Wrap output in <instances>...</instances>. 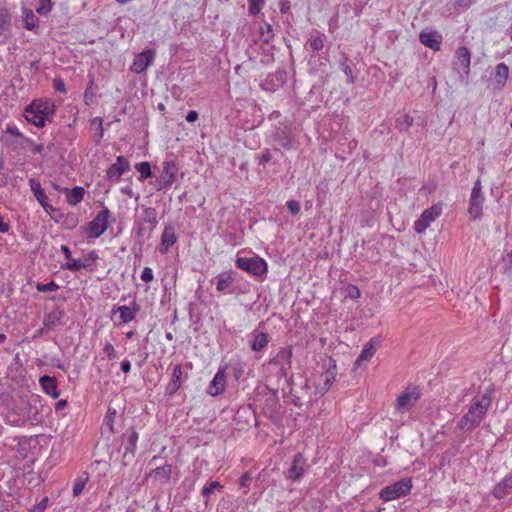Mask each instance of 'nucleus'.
I'll return each instance as SVG.
<instances>
[{
	"instance_id": "nucleus-59",
	"label": "nucleus",
	"mask_w": 512,
	"mask_h": 512,
	"mask_svg": "<svg viewBox=\"0 0 512 512\" xmlns=\"http://www.w3.org/2000/svg\"><path fill=\"white\" fill-rule=\"evenodd\" d=\"M53 87L55 91L59 93H66V85L63 79L61 78H55L53 80Z\"/></svg>"
},
{
	"instance_id": "nucleus-55",
	"label": "nucleus",
	"mask_w": 512,
	"mask_h": 512,
	"mask_svg": "<svg viewBox=\"0 0 512 512\" xmlns=\"http://www.w3.org/2000/svg\"><path fill=\"white\" fill-rule=\"evenodd\" d=\"M182 376H183L182 366L176 365L173 369V373H172V377H171L170 381L177 383L181 386Z\"/></svg>"
},
{
	"instance_id": "nucleus-30",
	"label": "nucleus",
	"mask_w": 512,
	"mask_h": 512,
	"mask_svg": "<svg viewBox=\"0 0 512 512\" xmlns=\"http://www.w3.org/2000/svg\"><path fill=\"white\" fill-rule=\"evenodd\" d=\"M84 195H85V189L80 186H75L72 189L67 190V194H66L67 202L70 205L75 206L83 200Z\"/></svg>"
},
{
	"instance_id": "nucleus-54",
	"label": "nucleus",
	"mask_w": 512,
	"mask_h": 512,
	"mask_svg": "<svg viewBox=\"0 0 512 512\" xmlns=\"http://www.w3.org/2000/svg\"><path fill=\"white\" fill-rule=\"evenodd\" d=\"M430 223L428 221L423 220V217L420 216L419 219H417L414 223V230L418 234H422L425 232V230L429 227Z\"/></svg>"
},
{
	"instance_id": "nucleus-23",
	"label": "nucleus",
	"mask_w": 512,
	"mask_h": 512,
	"mask_svg": "<svg viewBox=\"0 0 512 512\" xmlns=\"http://www.w3.org/2000/svg\"><path fill=\"white\" fill-rule=\"evenodd\" d=\"M177 235L172 226H166L161 236V243L159 245V252L166 254L169 248L177 242Z\"/></svg>"
},
{
	"instance_id": "nucleus-6",
	"label": "nucleus",
	"mask_w": 512,
	"mask_h": 512,
	"mask_svg": "<svg viewBox=\"0 0 512 512\" xmlns=\"http://www.w3.org/2000/svg\"><path fill=\"white\" fill-rule=\"evenodd\" d=\"M138 433L134 427L128 428L121 436V445L124 447L122 465L127 466L135 457Z\"/></svg>"
},
{
	"instance_id": "nucleus-16",
	"label": "nucleus",
	"mask_w": 512,
	"mask_h": 512,
	"mask_svg": "<svg viewBox=\"0 0 512 512\" xmlns=\"http://www.w3.org/2000/svg\"><path fill=\"white\" fill-rule=\"evenodd\" d=\"M35 111L46 120L51 121L52 116L54 115V105L48 101L34 100L28 106H26V112L32 113Z\"/></svg>"
},
{
	"instance_id": "nucleus-45",
	"label": "nucleus",
	"mask_w": 512,
	"mask_h": 512,
	"mask_svg": "<svg viewBox=\"0 0 512 512\" xmlns=\"http://www.w3.org/2000/svg\"><path fill=\"white\" fill-rule=\"evenodd\" d=\"M24 24L27 30H34L39 26V21L32 10L24 12Z\"/></svg>"
},
{
	"instance_id": "nucleus-35",
	"label": "nucleus",
	"mask_w": 512,
	"mask_h": 512,
	"mask_svg": "<svg viewBox=\"0 0 512 512\" xmlns=\"http://www.w3.org/2000/svg\"><path fill=\"white\" fill-rule=\"evenodd\" d=\"M274 140L279 144L281 148L286 150L293 148V140L284 130L276 132L274 135Z\"/></svg>"
},
{
	"instance_id": "nucleus-2",
	"label": "nucleus",
	"mask_w": 512,
	"mask_h": 512,
	"mask_svg": "<svg viewBox=\"0 0 512 512\" xmlns=\"http://www.w3.org/2000/svg\"><path fill=\"white\" fill-rule=\"evenodd\" d=\"M299 382H295L293 377L287 379L289 386V394L291 395L292 403L297 407H302L306 402H311L310 390L311 387L308 380L302 376L298 377Z\"/></svg>"
},
{
	"instance_id": "nucleus-49",
	"label": "nucleus",
	"mask_w": 512,
	"mask_h": 512,
	"mask_svg": "<svg viewBox=\"0 0 512 512\" xmlns=\"http://www.w3.org/2000/svg\"><path fill=\"white\" fill-rule=\"evenodd\" d=\"M337 366H336V360L332 357L328 358V364L326 367L325 372L323 373V376H328L331 378H335L337 374Z\"/></svg>"
},
{
	"instance_id": "nucleus-8",
	"label": "nucleus",
	"mask_w": 512,
	"mask_h": 512,
	"mask_svg": "<svg viewBox=\"0 0 512 512\" xmlns=\"http://www.w3.org/2000/svg\"><path fill=\"white\" fill-rule=\"evenodd\" d=\"M261 412L273 422L280 419V404L276 392H268L260 399Z\"/></svg>"
},
{
	"instance_id": "nucleus-5",
	"label": "nucleus",
	"mask_w": 512,
	"mask_h": 512,
	"mask_svg": "<svg viewBox=\"0 0 512 512\" xmlns=\"http://www.w3.org/2000/svg\"><path fill=\"white\" fill-rule=\"evenodd\" d=\"M111 217V212L108 208H104L97 213L95 218L88 222L83 229L88 234L89 238H98L107 230L109 226V218Z\"/></svg>"
},
{
	"instance_id": "nucleus-25",
	"label": "nucleus",
	"mask_w": 512,
	"mask_h": 512,
	"mask_svg": "<svg viewBox=\"0 0 512 512\" xmlns=\"http://www.w3.org/2000/svg\"><path fill=\"white\" fill-rule=\"evenodd\" d=\"M39 383L41 385L42 390L53 399H57L60 396V391L58 390L57 381L54 377L44 375L39 379Z\"/></svg>"
},
{
	"instance_id": "nucleus-51",
	"label": "nucleus",
	"mask_w": 512,
	"mask_h": 512,
	"mask_svg": "<svg viewBox=\"0 0 512 512\" xmlns=\"http://www.w3.org/2000/svg\"><path fill=\"white\" fill-rule=\"evenodd\" d=\"M88 481V476H86L85 478H79L75 483H74V486H73V495L75 497L79 496L84 488H85V485Z\"/></svg>"
},
{
	"instance_id": "nucleus-7",
	"label": "nucleus",
	"mask_w": 512,
	"mask_h": 512,
	"mask_svg": "<svg viewBox=\"0 0 512 512\" xmlns=\"http://www.w3.org/2000/svg\"><path fill=\"white\" fill-rule=\"evenodd\" d=\"M484 199L481 180L477 179L474 183L469 199L468 213L472 220H478L482 217Z\"/></svg>"
},
{
	"instance_id": "nucleus-47",
	"label": "nucleus",
	"mask_w": 512,
	"mask_h": 512,
	"mask_svg": "<svg viewBox=\"0 0 512 512\" xmlns=\"http://www.w3.org/2000/svg\"><path fill=\"white\" fill-rule=\"evenodd\" d=\"M59 289V285L55 282V281H50L49 283H38L36 285V290L38 292H54V291H57Z\"/></svg>"
},
{
	"instance_id": "nucleus-33",
	"label": "nucleus",
	"mask_w": 512,
	"mask_h": 512,
	"mask_svg": "<svg viewBox=\"0 0 512 512\" xmlns=\"http://www.w3.org/2000/svg\"><path fill=\"white\" fill-rule=\"evenodd\" d=\"M135 226V244H137L139 246V250H141L145 240L150 237L152 231L150 230V232L146 235V229L143 222L138 220L135 222Z\"/></svg>"
},
{
	"instance_id": "nucleus-41",
	"label": "nucleus",
	"mask_w": 512,
	"mask_h": 512,
	"mask_svg": "<svg viewBox=\"0 0 512 512\" xmlns=\"http://www.w3.org/2000/svg\"><path fill=\"white\" fill-rule=\"evenodd\" d=\"M414 123L413 117L408 114L401 115L395 121V127L400 131H408Z\"/></svg>"
},
{
	"instance_id": "nucleus-20",
	"label": "nucleus",
	"mask_w": 512,
	"mask_h": 512,
	"mask_svg": "<svg viewBox=\"0 0 512 512\" xmlns=\"http://www.w3.org/2000/svg\"><path fill=\"white\" fill-rule=\"evenodd\" d=\"M236 272L233 270L220 273L216 279V290L220 293H232V286L235 281Z\"/></svg>"
},
{
	"instance_id": "nucleus-48",
	"label": "nucleus",
	"mask_w": 512,
	"mask_h": 512,
	"mask_svg": "<svg viewBox=\"0 0 512 512\" xmlns=\"http://www.w3.org/2000/svg\"><path fill=\"white\" fill-rule=\"evenodd\" d=\"M340 66L343 70V72L345 73V75L347 76V82L352 84L354 83V76H353V73H352V69L350 67V65L348 64V57H343L342 61L340 62Z\"/></svg>"
},
{
	"instance_id": "nucleus-50",
	"label": "nucleus",
	"mask_w": 512,
	"mask_h": 512,
	"mask_svg": "<svg viewBox=\"0 0 512 512\" xmlns=\"http://www.w3.org/2000/svg\"><path fill=\"white\" fill-rule=\"evenodd\" d=\"M116 416V410L112 408H108L107 414L104 418V425L109 428L111 432H114V419Z\"/></svg>"
},
{
	"instance_id": "nucleus-14",
	"label": "nucleus",
	"mask_w": 512,
	"mask_h": 512,
	"mask_svg": "<svg viewBox=\"0 0 512 512\" xmlns=\"http://www.w3.org/2000/svg\"><path fill=\"white\" fill-rule=\"evenodd\" d=\"M226 366L219 367L212 381L210 382L207 393L211 396H217L224 392L226 387Z\"/></svg>"
},
{
	"instance_id": "nucleus-15",
	"label": "nucleus",
	"mask_w": 512,
	"mask_h": 512,
	"mask_svg": "<svg viewBox=\"0 0 512 512\" xmlns=\"http://www.w3.org/2000/svg\"><path fill=\"white\" fill-rule=\"evenodd\" d=\"M306 459L301 453H297L294 456V459L292 461V464L287 472V478L292 481L299 480L307 468Z\"/></svg>"
},
{
	"instance_id": "nucleus-64",
	"label": "nucleus",
	"mask_w": 512,
	"mask_h": 512,
	"mask_svg": "<svg viewBox=\"0 0 512 512\" xmlns=\"http://www.w3.org/2000/svg\"><path fill=\"white\" fill-rule=\"evenodd\" d=\"M6 133L24 140L26 138L17 128L16 125H8L5 130Z\"/></svg>"
},
{
	"instance_id": "nucleus-10",
	"label": "nucleus",
	"mask_w": 512,
	"mask_h": 512,
	"mask_svg": "<svg viewBox=\"0 0 512 512\" xmlns=\"http://www.w3.org/2000/svg\"><path fill=\"white\" fill-rule=\"evenodd\" d=\"M40 402L39 396H32L30 398H21L22 409L26 415L27 420L32 424H37L42 421V417L38 411L37 404Z\"/></svg>"
},
{
	"instance_id": "nucleus-39",
	"label": "nucleus",
	"mask_w": 512,
	"mask_h": 512,
	"mask_svg": "<svg viewBox=\"0 0 512 512\" xmlns=\"http://www.w3.org/2000/svg\"><path fill=\"white\" fill-rule=\"evenodd\" d=\"M90 125L92 128H95V131H97L93 140L96 144H99L104 135L103 119L101 117H95L90 121Z\"/></svg>"
},
{
	"instance_id": "nucleus-60",
	"label": "nucleus",
	"mask_w": 512,
	"mask_h": 512,
	"mask_svg": "<svg viewBox=\"0 0 512 512\" xmlns=\"http://www.w3.org/2000/svg\"><path fill=\"white\" fill-rule=\"evenodd\" d=\"M103 352L108 356L110 359L117 358V353L114 349V346L107 342L103 347Z\"/></svg>"
},
{
	"instance_id": "nucleus-21",
	"label": "nucleus",
	"mask_w": 512,
	"mask_h": 512,
	"mask_svg": "<svg viewBox=\"0 0 512 512\" xmlns=\"http://www.w3.org/2000/svg\"><path fill=\"white\" fill-rule=\"evenodd\" d=\"M419 40L424 46L434 51H439L442 43V35L435 30L429 32L422 31L419 35Z\"/></svg>"
},
{
	"instance_id": "nucleus-11",
	"label": "nucleus",
	"mask_w": 512,
	"mask_h": 512,
	"mask_svg": "<svg viewBox=\"0 0 512 512\" xmlns=\"http://www.w3.org/2000/svg\"><path fill=\"white\" fill-rule=\"evenodd\" d=\"M140 309V305L136 301H132L130 306L122 305L113 308L111 318L113 319L114 315L119 313V322H115V324L122 325L134 320Z\"/></svg>"
},
{
	"instance_id": "nucleus-4",
	"label": "nucleus",
	"mask_w": 512,
	"mask_h": 512,
	"mask_svg": "<svg viewBox=\"0 0 512 512\" xmlns=\"http://www.w3.org/2000/svg\"><path fill=\"white\" fill-rule=\"evenodd\" d=\"M236 266L256 277H262L268 272L267 262L257 255L253 257H237Z\"/></svg>"
},
{
	"instance_id": "nucleus-34",
	"label": "nucleus",
	"mask_w": 512,
	"mask_h": 512,
	"mask_svg": "<svg viewBox=\"0 0 512 512\" xmlns=\"http://www.w3.org/2000/svg\"><path fill=\"white\" fill-rule=\"evenodd\" d=\"M223 489L222 484L219 481H212L208 485H205L201 490V495L205 498L204 504L207 506L210 496L216 491Z\"/></svg>"
},
{
	"instance_id": "nucleus-9",
	"label": "nucleus",
	"mask_w": 512,
	"mask_h": 512,
	"mask_svg": "<svg viewBox=\"0 0 512 512\" xmlns=\"http://www.w3.org/2000/svg\"><path fill=\"white\" fill-rule=\"evenodd\" d=\"M156 56L154 49H146L138 53L130 67V70L135 74H141L147 70V68L153 64Z\"/></svg>"
},
{
	"instance_id": "nucleus-52",
	"label": "nucleus",
	"mask_w": 512,
	"mask_h": 512,
	"mask_svg": "<svg viewBox=\"0 0 512 512\" xmlns=\"http://www.w3.org/2000/svg\"><path fill=\"white\" fill-rule=\"evenodd\" d=\"M345 297L350 299H358L361 296L359 288L355 285L349 284L345 289Z\"/></svg>"
},
{
	"instance_id": "nucleus-63",
	"label": "nucleus",
	"mask_w": 512,
	"mask_h": 512,
	"mask_svg": "<svg viewBox=\"0 0 512 512\" xmlns=\"http://www.w3.org/2000/svg\"><path fill=\"white\" fill-rule=\"evenodd\" d=\"M263 4L260 2H249V14L252 16L258 15Z\"/></svg>"
},
{
	"instance_id": "nucleus-28",
	"label": "nucleus",
	"mask_w": 512,
	"mask_h": 512,
	"mask_svg": "<svg viewBox=\"0 0 512 512\" xmlns=\"http://www.w3.org/2000/svg\"><path fill=\"white\" fill-rule=\"evenodd\" d=\"M291 358H292L291 347H282L277 352L276 356L270 360L269 363L271 365L279 367V366L291 363Z\"/></svg>"
},
{
	"instance_id": "nucleus-46",
	"label": "nucleus",
	"mask_w": 512,
	"mask_h": 512,
	"mask_svg": "<svg viewBox=\"0 0 512 512\" xmlns=\"http://www.w3.org/2000/svg\"><path fill=\"white\" fill-rule=\"evenodd\" d=\"M79 223L78 216L75 213H68L64 216L62 225L66 230H73Z\"/></svg>"
},
{
	"instance_id": "nucleus-24",
	"label": "nucleus",
	"mask_w": 512,
	"mask_h": 512,
	"mask_svg": "<svg viewBox=\"0 0 512 512\" xmlns=\"http://www.w3.org/2000/svg\"><path fill=\"white\" fill-rule=\"evenodd\" d=\"M512 492V473L507 474L493 489L492 495L496 499H503Z\"/></svg>"
},
{
	"instance_id": "nucleus-1",
	"label": "nucleus",
	"mask_w": 512,
	"mask_h": 512,
	"mask_svg": "<svg viewBox=\"0 0 512 512\" xmlns=\"http://www.w3.org/2000/svg\"><path fill=\"white\" fill-rule=\"evenodd\" d=\"M494 391V385H489L482 393L472 398L468 411L461 417L458 423V427L461 430L471 432L479 427L491 407Z\"/></svg>"
},
{
	"instance_id": "nucleus-44",
	"label": "nucleus",
	"mask_w": 512,
	"mask_h": 512,
	"mask_svg": "<svg viewBox=\"0 0 512 512\" xmlns=\"http://www.w3.org/2000/svg\"><path fill=\"white\" fill-rule=\"evenodd\" d=\"M23 115L29 123L35 125L36 127L42 128L45 126L46 119L44 117H42L41 115H39L38 113H36L35 111H33L30 114V113L26 112V108H25Z\"/></svg>"
},
{
	"instance_id": "nucleus-22",
	"label": "nucleus",
	"mask_w": 512,
	"mask_h": 512,
	"mask_svg": "<svg viewBox=\"0 0 512 512\" xmlns=\"http://www.w3.org/2000/svg\"><path fill=\"white\" fill-rule=\"evenodd\" d=\"M29 185L35 198L46 212L55 211V208L47 203V195L40 182L34 178L29 179Z\"/></svg>"
},
{
	"instance_id": "nucleus-57",
	"label": "nucleus",
	"mask_w": 512,
	"mask_h": 512,
	"mask_svg": "<svg viewBox=\"0 0 512 512\" xmlns=\"http://www.w3.org/2000/svg\"><path fill=\"white\" fill-rule=\"evenodd\" d=\"M286 207L292 215H297L300 212V203L296 200H288L286 202Z\"/></svg>"
},
{
	"instance_id": "nucleus-27",
	"label": "nucleus",
	"mask_w": 512,
	"mask_h": 512,
	"mask_svg": "<svg viewBox=\"0 0 512 512\" xmlns=\"http://www.w3.org/2000/svg\"><path fill=\"white\" fill-rule=\"evenodd\" d=\"M251 337V350L254 352L263 351L269 343V335L265 332L254 330Z\"/></svg>"
},
{
	"instance_id": "nucleus-43",
	"label": "nucleus",
	"mask_w": 512,
	"mask_h": 512,
	"mask_svg": "<svg viewBox=\"0 0 512 512\" xmlns=\"http://www.w3.org/2000/svg\"><path fill=\"white\" fill-rule=\"evenodd\" d=\"M260 40L268 44L274 37L273 27L269 23H263L259 28Z\"/></svg>"
},
{
	"instance_id": "nucleus-17",
	"label": "nucleus",
	"mask_w": 512,
	"mask_h": 512,
	"mask_svg": "<svg viewBox=\"0 0 512 512\" xmlns=\"http://www.w3.org/2000/svg\"><path fill=\"white\" fill-rule=\"evenodd\" d=\"M380 344L379 338L370 339L363 347L360 355L356 359L354 363V369H358L362 367V363L369 361L376 352L377 346Z\"/></svg>"
},
{
	"instance_id": "nucleus-37",
	"label": "nucleus",
	"mask_w": 512,
	"mask_h": 512,
	"mask_svg": "<svg viewBox=\"0 0 512 512\" xmlns=\"http://www.w3.org/2000/svg\"><path fill=\"white\" fill-rule=\"evenodd\" d=\"M135 169L139 172V180L144 181L148 178H153L155 175L152 172L151 165L147 161L139 162L135 165Z\"/></svg>"
},
{
	"instance_id": "nucleus-56",
	"label": "nucleus",
	"mask_w": 512,
	"mask_h": 512,
	"mask_svg": "<svg viewBox=\"0 0 512 512\" xmlns=\"http://www.w3.org/2000/svg\"><path fill=\"white\" fill-rule=\"evenodd\" d=\"M24 141L26 142L27 146L31 147L33 154H42L44 150L43 144H35L32 139L30 138H24Z\"/></svg>"
},
{
	"instance_id": "nucleus-13",
	"label": "nucleus",
	"mask_w": 512,
	"mask_h": 512,
	"mask_svg": "<svg viewBox=\"0 0 512 512\" xmlns=\"http://www.w3.org/2000/svg\"><path fill=\"white\" fill-rule=\"evenodd\" d=\"M98 259V253L96 250H92L83 260H73L72 262H66L62 266L63 269H67L73 272H78L82 269L93 271V263Z\"/></svg>"
},
{
	"instance_id": "nucleus-19",
	"label": "nucleus",
	"mask_w": 512,
	"mask_h": 512,
	"mask_svg": "<svg viewBox=\"0 0 512 512\" xmlns=\"http://www.w3.org/2000/svg\"><path fill=\"white\" fill-rule=\"evenodd\" d=\"M64 316L65 311L60 307H56L45 315L43 325L47 330H54L58 326L65 325Z\"/></svg>"
},
{
	"instance_id": "nucleus-31",
	"label": "nucleus",
	"mask_w": 512,
	"mask_h": 512,
	"mask_svg": "<svg viewBox=\"0 0 512 512\" xmlns=\"http://www.w3.org/2000/svg\"><path fill=\"white\" fill-rule=\"evenodd\" d=\"M138 221L143 222V224H150L152 231L158 224L156 209L153 207L145 208L142 217Z\"/></svg>"
},
{
	"instance_id": "nucleus-18",
	"label": "nucleus",
	"mask_w": 512,
	"mask_h": 512,
	"mask_svg": "<svg viewBox=\"0 0 512 512\" xmlns=\"http://www.w3.org/2000/svg\"><path fill=\"white\" fill-rule=\"evenodd\" d=\"M509 68L501 62L496 65L494 71L491 73V82L495 90H502L508 79Z\"/></svg>"
},
{
	"instance_id": "nucleus-61",
	"label": "nucleus",
	"mask_w": 512,
	"mask_h": 512,
	"mask_svg": "<svg viewBox=\"0 0 512 512\" xmlns=\"http://www.w3.org/2000/svg\"><path fill=\"white\" fill-rule=\"evenodd\" d=\"M169 186H171L170 183L164 180L160 175L156 178L154 183V187L157 191L164 190Z\"/></svg>"
},
{
	"instance_id": "nucleus-29",
	"label": "nucleus",
	"mask_w": 512,
	"mask_h": 512,
	"mask_svg": "<svg viewBox=\"0 0 512 512\" xmlns=\"http://www.w3.org/2000/svg\"><path fill=\"white\" fill-rule=\"evenodd\" d=\"M325 35L319 31H313L308 40L307 45L313 50V51H320L324 47V40Z\"/></svg>"
},
{
	"instance_id": "nucleus-40",
	"label": "nucleus",
	"mask_w": 512,
	"mask_h": 512,
	"mask_svg": "<svg viewBox=\"0 0 512 512\" xmlns=\"http://www.w3.org/2000/svg\"><path fill=\"white\" fill-rule=\"evenodd\" d=\"M456 57L459 63L465 68L469 69L470 67V51L467 47L461 46L456 50Z\"/></svg>"
},
{
	"instance_id": "nucleus-26",
	"label": "nucleus",
	"mask_w": 512,
	"mask_h": 512,
	"mask_svg": "<svg viewBox=\"0 0 512 512\" xmlns=\"http://www.w3.org/2000/svg\"><path fill=\"white\" fill-rule=\"evenodd\" d=\"M179 172V165L175 161L162 162V169L160 176L172 185Z\"/></svg>"
},
{
	"instance_id": "nucleus-53",
	"label": "nucleus",
	"mask_w": 512,
	"mask_h": 512,
	"mask_svg": "<svg viewBox=\"0 0 512 512\" xmlns=\"http://www.w3.org/2000/svg\"><path fill=\"white\" fill-rule=\"evenodd\" d=\"M52 10V2L51 0H40V6L36 9V11L40 15H47Z\"/></svg>"
},
{
	"instance_id": "nucleus-36",
	"label": "nucleus",
	"mask_w": 512,
	"mask_h": 512,
	"mask_svg": "<svg viewBox=\"0 0 512 512\" xmlns=\"http://www.w3.org/2000/svg\"><path fill=\"white\" fill-rule=\"evenodd\" d=\"M442 212V206L441 204H436L431 206L430 208L424 210L421 214L423 217V220L428 221V223H431L435 221Z\"/></svg>"
},
{
	"instance_id": "nucleus-3",
	"label": "nucleus",
	"mask_w": 512,
	"mask_h": 512,
	"mask_svg": "<svg viewBox=\"0 0 512 512\" xmlns=\"http://www.w3.org/2000/svg\"><path fill=\"white\" fill-rule=\"evenodd\" d=\"M411 489V478H403L382 488L379 492V498L384 502L392 501L408 495Z\"/></svg>"
},
{
	"instance_id": "nucleus-58",
	"label": "nucleus",
	"mask_w": 512,
	"mask_h": 512,
	"mask_svg": "<svg viewBox=\"0 0 512 512\" xmlns=\"http://www.w3.org/2000/svg\"><path fill=\"white\" fill-rule=\"evenodd\" d=\"M48 502V497H44L38 504L30 509V512H44L47 508Z\"/></svg>"
},
{
	"instance_id": "nucleus-32",
	"label": "nucleus",
	"mask_w": 512,
	"mask_h": 512,
	"mask_svg": "<svg viewBox=\"0 0 512 512\" xmlns=\"http://www.w3.org/2000/svg\"><path fill=\"white\" fill-rule=\"evenodd\" d=\"M171 474H172V465L165 463L164 465L158 466L155 469L151 470L148 473V476L154 475L155 477H159L161 479H164L166 482H168L171 478Z\"/></svg>"
},
{
	"instance_id": "nucleus-62",
	"label": "nucleus",
	"mask_w": 512,
	"mask_h": 512,
	"mask_svg": "<svg viewBox=\"0 0 512 512\" xmlns=\"http://www.w3.org/2000/svg\"><path fill=\"white\" fill-rule=\"evenodd\" d=\"M141 279L146 283L153 281V279H154L153 271L150 267H145L143 269V271L141 273Z\"/></svg>"
},
{
	"instance_id": "nucleus-42",
	"label": "nucleus",
	"mask_w": 512,
	"mask_h": 512,
	"mask_svg": "<svg viewBox=\"0 0 512 512\" xmlns=\"http://www.w3.org/2000/svg\"><path fill=\"white\" fill-rule=\"evenodd\" d=\"M413 394L405 391L396 399L395 407L397 410L402 411L411 405Z\"/></svg>"
},
{
	"instance_id": "nucleus-12",
	"label": "nucleus",
	"mask_w": 512,
	"mask_h": 512,
	"mask_svg": "<svg viewBox=\"0 0 512 512\" xmlns=\"http://www.w3.org/2000/svg\"><path fill=\"white\" fill-rule=\"evenodd\" d=\"M130 170V163L124 156H118L116 162L106 170L107 179L112 182L119 181L120 177Z\"/></svg>"
},
{
	"instance_id": "nucleus-38",
	"label": "nucleus",
	"mask_w": 512,
	"mask_h": 512,
	"mask_svg": "<svg viewBox=\"0 0 512 512\" xmlns=\"http://www.w3.org/2000/svg\"><path fill=\"white\" fill-rule=\"evenodd\" d=\"M11 13L10 11L0 6V35L8 31L11 26Z\"/></svg>"
}]
</instances>
